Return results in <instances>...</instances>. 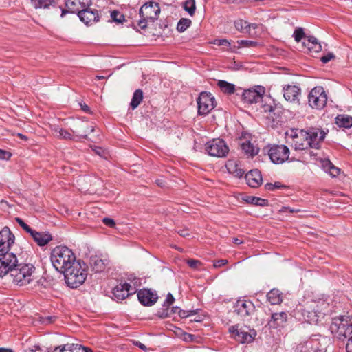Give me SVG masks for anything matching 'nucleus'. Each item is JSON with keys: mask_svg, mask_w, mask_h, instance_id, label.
I'll return each instance as SVG.
<instances>
[{"mask_svg": "<svg viewBox=\"0 0 352 352\" xmlns=\"http://www.w3.org/2000/svg\"><path fill=\"white\" fill-rule=\"evenodd\" d=\"M35 267L32 264H19L16 255L10 254L0 259V277L7 274L12 278V282L19 285L30 283Z\"/></svg>", "mask_w": 352, "mask_h": 352, "instance_id": "f257e3e1", "label": "nucleus"}, {"mask_svg": "<svg viewBox=\"0 0 352 352\" xmlns=\"http://www.w3.org/2000/svg\"><path fill=\"white\" fill-rule=\"evenodd\" d=\"M329 307V303L325 300H312L305 303L302 310V314L307 322L317 323L319 318L328 312Z\"/></svg>", "mask_w": 352, "mask_h": 352, "instance_id": "f03ea898", "label": "nucleus"}, {"mask_svg": "<svg viewBox=\"0 0 352 352\" xmlns=\"http://www.w3.org/2000/svg\"><path fill=\"white\" fill-rule=\"evenodd\" d=\"M50 259L56 271L62 272L76 259L73 252L66 246H57L53 249Z\"/></svg>", "mask_w": 352, "mask_h": 352, "instance_id": "7ed1b4c3", "label": "nucleus"}, {"mask_svg": "<svg viewBox=\"0 0 352 352\" xmlns=\"http://www.w3.org/2000/svg\"><path fill=\"white\" fill-rule=\"evenodd\" d=\"M160 8L157 2L150 1L142 5L139 10L140 19L138 25L142 30L150 23H154L159 17Z\"/></svg>", "mask_w": 352, "mask_h": 352, "instance_id": "20e7f679", "label": "nucleus"}, {"mask_svg": "<svg viewBox=\"0 0 352 352\" xmlns=\"http://www.w3.org/2000/svg\"><path fill=\"white\" fill-rule=\"evenodd\" d=\"M63 273L65 276L66 283L72 288H76L82 285L87 277L85 269L82 267L80 261H75Z\"/></svg>", "mask_w": 352, "mask_h": 352, "instance_id": "39448f33", "label": "nucleus"}, {"mask_svg": "<svg viewBox=\"0 0 352 352\" xmlns=\"http://www.w3.org/2000/svg\"><path fill=\"white\" fill-rule=\"evenodd\" d=\"M287 142L295 150H305L310 148L307 137V131L305 130H292L290 133H287Z\"/></svg>", "mask_w": 352, "mask_h": 352, "instance_id": "423d86ee", "label": "nucleus"}, {"mask_svg": "<svg viewBox=\"0 0 352 352\" xmlns=\"http://www.w3.org/2000/svg\"><path fill=\"white\" fill-rule=\"evenodd\" d=\"M206 151L211 156L224 157L228 153L229 148L224 140L213 139L206 144Z\"/></svg>", "mask_w": 352, "mask_h": 352, "instance_id": "0eeeda50", "label": "nucleus"}, {"mask_svg": "<svg viewBox=\"0 0 352 352\" xmlns=\"http://www.w3.org/2000/svg\"><path fill=\"white\" fill-rule=\"evenodd\" d=\"M268 155L273 163L283 164L289 160V149L283 144H273L268 149Z\"/></svg>", "mask_w": 352, "mask_h": 352, "instance_id": "6e6552de", "label": "nucleus"}, {"mask_svg": "<svg viewBox=\"0 0 352 352\" xmlns=\"http://www.w3.org/2000/svg\"><path fill=\"white\" fill-rule=\"evenodd\" d=\"M14 235L9 228L5 227L0 231V259L7 254H14L10 250L14 243Z\"/></svg>", "mask_w": 352, "mask_h": 352, "instance_id": "1a4fd4ad", "label": "nucleus"}, {"mask_svg": "<svg viewBox=\"0 0 352 352\" xmlns=\"http://www.w3.org/2000/svg\"><path fill=\"white\" fill-rule=\"evenodd\" d=\"M327 101V96L322 87L313 88L308 96V102L312 108L322 109Z\"/></svg>", "mask_w": 352, "mask_h": 352, "instance_id": "9d476101", "label": "nucleus"}, {"mask_svg": "<svg viewBox=\"0 0 352 352\" xmlns=\"http://www.w3.org/2000/svg\"><path fill=\"white\" fill-rule=\"evenodd\" d=\"M215 98L210 93L201 92L197 100L199 115H207L215 107Z\"/></svg>", "mask_w": 352, "mask_h": 352, "instance_id": "9b49d317", "label": "nucleus"}, {"mask_svg": "<svg viewBox=\"0 0 352 352\" xmlns=\"http://www.w3.org/2000/svg\"><path fill=\"white\" fill-rule=\"evenodd\" d=\"M66 10H62L61 16H63L67 12L77 13L81 10L89 8L91 4V0H65Z\"/></svg>", "mask_w": 352, "mask_h": 352, "instance_id": "f8f14e48", "label": "nucleus"}, {"mask_svg": "<svg viewBox=\"0 0 352 352\" xmlns=\"http://www.w3.org/2000/svg\"><path fill=\"white\" fill-rule=\"evenodd\" d=\"M234 312L243 318L252 315L255 310L252 302L246 300H238L234 307Z\"/></svg>", "mask_w": 352, "mask_h": 352, "instance_id": "ddd939ff", "label": "nucleus"}, {"mask_svg": "<svg viewBox=\"0 0 352 352\" xmlns=\"http://www.w3.org/2000/svg\"><path fill=\"white\" fill-rule=\"evenodd\" d=\"M326 133L318 128H311L307 131V137L310 148H319L320 143L324 140Z\"/></svg>", "mask_w": 352, "mask_h": 352, "instance_id": "4468645a", "label": "nucleus"}, {"mask_svg": "<svg viewBox=\"0 0 352 352\" xmlns=\"http://www.w3.org/2000/svg\"><path fill=\"white\" fill-rule=\"evenodd\" d=\"M352 329V316H340L332 320L331 330H349Z\"/></svg>", "mask_w": 352, "mask_h": 352, "instance_id": "2eb2a0df", "label": "nucleus"}, {"mask_svg": "<svg viewBox=\"0 0 352 352\" xmlns=\"http://www.w3.org/2000/svg\"><path fill=\"white\" fill-rule=\"evenodd\" d=\"M138 298L141 304L146 306L153 305L157 300V294L148 289H140L138 293Z\"/></svg>", "mask_w": 352, "mask_h": 352, "instance_id": "dca6fc26", "label": "nucleus"}, {"mask_svg": "<svg viewBox=\"0 0 352 352\" xmlns=\"http://www.w3.org/2000/svg\"><path fill=\"white\" fill-rule=\"evenodd\" d=\"M265 91L263 88L259 87L258 89H247L243 93V100L248 104L257 103L263 98Z\"/></svg>", "mask_w": 352, "mask_h": 352, "instance_id": "f3484780", "label": "nucleus"}, {"mask_svg": "<svg viewBox=\"0 0 352 352\" xmlns=\"http://www.w3.org/2000/svg\"><path fill=\"white\" fill-rule=\"evenodd\" d=\"M135 292V288H133L130 284L126 283L119 284L113 289V294L114 296L119 300H124L130 294H132Z\"/></svg>", "mask_w": 352, "mask_h": 352, "instance_id": "a211bd4d", "label": "nucleus"}, {"mask_svg": "<svg viewBox=\"0 0 352 352\" xmlns=\"http://www.w3.org/2000/svg\"><path fill=\"white\" fill-rule=\"evenodd\" d=\"M283 96L287 101L295 102L299 101L301 89L299 87L287 85L283 87Z\"/></svg>", "mask_w": 352, "mask_h": 352, "instance_id": "6ab92c4d", "label": "nucleus"}, {"mask_svg": "<svg viewBox=\"0 0 352 352\" xmlns=\"http://www.w3.org/2000/svg\"><path fill=\"white\" fill-rule=\"evenodd\" d=\"M81 21L86 25H91L99 21V14L97 10H91L89 8H85L78 14Z\"/></svg>", "mask_w": 352, "mask_h": 352, "instance_id": "aec40b11", "label": "nucleus"}, {"mask_svg": "<svg viewBox=\"0 0 352 352\" xmlns=\"http://www.w3.org/2000/svg\"><path fill=\"white\" fill-rule=\"evenodd\" d=\"M230 337L241 344L251 343L256 336V331H229Z\"/></svg>", "mask_w": 352, "mask_h": 352, "instance_id": "412c9836", "label": "nucleus"}, {"mask_svg": "<svg viewBox=\"0 0 352 352\" xmlns=\"http://www.w3.org/2000/svg\"><path fill=\"white\" fill-rule=\"evenodd\" d=\"M287 314L285 312L274 313L268 322L270 328H284L287 323Z\"/></svg>", "mask_w": 352, "mask_h": 352, "instance_id": "4be33fe9", "label": "nucleus"}, {"mask_svg": "<svg viewBox=\"0 0 352 352\" xmlns=\"http://www.w3.org/2000/svg\"><path fill=\"white\" fill-rule=\"evenodd\" d=\"M245 180L248 185L252 188H257L262 183V175L261 172L257 170H252L245 175Z\"/></svg>", "mask_w": 352, "mask_h": 352, "instance_id": "5701e85b", "label": "nucleus"}, {"mask_svg": "<svg viewBox=\"0 0 352 352\" xmlns=\"http://www.w3.org/2000/svg\"><path fill=\"white\" fill-rule=\"evenodd\" d=\"M30 236L39 246H44L53 239L52 236L48 232H37L34 230Z\"/></svg>", "mask_w": 352, "mask_h": 352, "instance_id": "b1692460", "label": "nucleus"}, {"mask_svg": "<svg viewBox=\"0 0 352 352\" xmlns=\"http://www.w3.org/2000/svg\"><path fill=\"white\" fill-rule=\"evenodd\" d=\"M107 259H102L99 256H95L90 259V266L95 272H100L103 271L106 265L108 264Z\"/></svg>", "mask_w": 352, "mask_h": 352, "instance_id": "393cba45", "label": "nucleus"}, {"mask_svg": "<svg viewBox=\"0 0 352 352\" xmlns=\"http://www.w3.org/2000/svg\"><path fill=\"white\" fill-rule=\"evenodd\" d=\"M321 166L324 170L329 173L333 177H335L340 174V170L336 167L328 159L322 160L321 161Z\"/></svg>", "mask_w": 352, "mask_h": 352, "instance_id": "a878e982", "label": "nucleus"}, {"mask_svg": "<svg viewBox=\"0 0 352 352\" xmlns=\"http://www.w3.org/2000/svg\"><path fill=\"white\" fill-rule=\"evenodd\" d=\"M303 45L311 52H319L322 50L320 43L314 36H309L307 40L303 42Z\"/></svg>", "mask_w": 352, "mask_h": 352, "instance_id": "bb28decb", "label": "nucleus"}, {"mask_svg": "<svg viewBox=\"0 0 352 352\" xmlns=\"http://www.w3.org/2000/svg\"><path fill=\"white\" fill-rule=\"evenodd\" d=\"M31 2L36 9H49L51 7L56 8L57 6L56 0H31Z\"/></svg>", "mask_w": 352, "mask_h": 352, "instance_id": "cd10ccee", "label": "nucleus"}, {"mask_svg": "<svg viewBox=\"0 0 352 352\" xmlns=\"http://www.w3.org/2000/svg\"><path fill=\"white\" fill-rule=\"evenodd\" d=\"M267 298L272 305H278L283 301V294L277 289H272L267 294Z\"/></svg>", "mask_w": 352, "mask_h": 352, "instance_id": "c85d7f7f", "label": "nucleus"}, {"mask_svg": "<svg viewBox=\"0 0 352 352\" xmlns=\"http://www.w3.org/2000/svg\"><path fill=\"white\" fill-rule=\"evenodd\" d=\"M174 333L176 337L182 339L185 342L196 343L201 342V338L199 336L188 333L186 331H174Z\"/></svg>", "mask_w": 352, "mask_h": 352, "instance_id": "c756f323", "label": "nucleus"}, {"mask_svg": "<svg viewBox=\"0 0 352 352\" xmlns=\"http://www.w3.org/2000/svg\"><path fill=\"white\" fill-rule=\"evenodd\" d=\"M336 124L340 128L349 129L352 126V117L347 115H338L336 118Z\"/></svg>", "mask_w": 352, "mask_h": 352, "instance_id": "7c9ffc66", "label": "nucleus"}, {"mask_svg": "<svg viewBox=\"0 0 352 352\" xmlns=\"http://www.w3.org/2000/svg\"><path fill=\"white\" fill-rule=\"evenodd\" d=\"M52 131L54 136L60 139L72 140L73 136L68 131L65 130L58 126H53Z\"/></svg>", "mask_w": 352, "mask_h": 352, "instance_id": "2f4dec72", "label": "nucleus"}, {"mask_svg": "<svg viewBox=\"0 0 352 352\" xmlns=\"http://www.w3.org/2000/svg\"><path fill=\"white\" fill-rule=\"evenodd\" d=\"M94 131V127L93 126H88L87 123L80 122L78 126V129L72 131L73 133H78L79 136L87 139V133L93 132Z\"/></svg>", "mask_w": 352, "mask_h": 352, "instance_id": "473e14b6", "label": "nucleus"}, {"mask_svg": "<svg viewBox=\"0 0 352 352\" xmlns=\"http://www.w3.org/2000/svg\"><path fill=\"white\" fill-rule=\"evenodd\" d=\"M242 151L248 156L254 157L258 153V148L255 147L250 141H245L241 144Z\"/></svg>", "mask_w": 352, "mask_h": 352, "instance_id": "72a5a7b5", "label": "nucleus"}, {"mask_svg": "<svg viewBox=\"0 0 352 352\" xmlns=\"http://www.w3.org/2000/svg\"><path fill=\"white\" fill-rule=\"evenodd\" d=\"M243 200L250 204L259 206H266L268 205V201L265 199L256 197L254 196H245Z\"/></svg>", "mask_w": 352, "mask_h": 352, "instance_id": "f704fd0d", "label": "nucleus"}, {"mask_svg": "<svg viewBox=\"0 0 352 352\" xmlns=\"http://www.w3.org/2000/svg\"><path fill=\"white\" fill-rule=\"evenodd\" d=\"M228 170L232 173L235 177H241L244 174V171L238 167L237 164L235 162L230 161L226 165Z\"/></svg>", "mask_w": 352, "mask_h": 352, "instance_id": "c9c22d12", "label": "nucleus"}, {"mask_svg": "<svg viewBox=\"0 0 352 352\" xmlns=\"http://www.w3.org/2000/svg\"><path fill=\"white\" fill-rule=\"evenodd\" d=\"M143 99V92L141 89H137L133 93V96L130 103V105L133 109L137 108L141 103Z\"/></svg>", "mask_w": 352, "mask_h": 352, "instance_id": "e433bc0d", "label": "nucleus"}, {"mask_svg": "<svg viewBox=\"0 0 352 352\" xmlns=\"http://www.w3.org/2000/svg\"><path fill=\"white\" fill-rule=\"evenodd\" d=\"M218 86L222 91L227 94H232L235 91V86L234 84L230 83L226 80H219L217 82Z\"/></svg>", "mask_w": 352, "mask_h": 352, "instance_id": "4c0bfd02", "label": "nucleus"}, {"mask_svg": "<svg viewBox=\"0 0 352 352\" xmlns=\"http://www.w3.org/2000/svg\"><path fill=\"white\" fill-rule=\"evenodd\" d=\"M67 348L70 349L72 352H78V351L81 352H93L91 348L82 346L79 344L67 343Z\"/></svg>", "mask_w": 352, "mask_h": 352, "instance_id": "58836bf2", "label": "nucleus"}, {"mask_svg": "<svg viewBox=\"0 0 352 352\" xmlns=\"http://www.w3.org/2000/svg\"><path fill=\"white\" fill-rule=\"evenodd\" d=\"M234 26L236 30L241 32H248L250 28L251 25L245 21L239 19L234 22Z\"/></svg>", "mask_w": 352, "mask_h": 352, "instance_id": "ea45409f", "label": "nucleus"}, {"mask_svg": "<svg viewBox=\"0 0 352 352\" xmlns=\"http://www.w3.org/2000/svg\"><path fill=\"white\" fill-rule=\"evenodd\" d=\"M173 312L178 313L179 316L182 318H191L195 316L194 310H190V311L182 310L178 307H173Z\"/></svg>", "mask_w": 352, "mask_h": 352, "instance_id": "a19ab883", "label": "nucleus"}, {"mask_svg": "<svg viewBox=\"0 0 352 352\" xmlns=\"http://www.w3.org/2000/svg\"><path fill=\"white\" fill-rule=\"evenodd\" d=\"M191 24V21L188 19H182L177 23V30L180 32H184Z\"/></svg>", "mask_w": 352, "mask_h": 352, "instance_id": "79ce46f5", "label": "nucleus"}, {"mask_svg": "<svg viewBox=\"0 0 352 352\" xmlns=\"http://www.w3.org/2000/svg\"><path fill=\"white\" fill-rule=\"evenodd\" d=\"M195 8V0H187L185 1L184 8L189 13L190 15L192 16L194 14Z\"/></svg>", "mask_w": 352, "mask_h": 352, "instance_id": "37998d69", "label": "nucleus"}, {"mask_svg": "<svg viewBox=\"0 0 352 352\" xmlns=\"http://www.w3.org/2000/svg\"><path fill=\"white\" fill-rule=\"evenodd\" d=\"M265 188L267 190H274V189L286 188L287 186L280 182H275L274 184L267 183L265 185Z\"/></svg>", "mask_w": 352, "mask_h": 352, "instance_id": "c03bdc74", "label": "nucleus"}, {"mask_svg": "<svg viewBox=\"0 0 352 352\" xmlns=\"http://www.w3.org/2000/svg\"><path fill=\"white\" fill-rule=\"evenodd\" d=\"M15 221L19 223V225L28 234H32L34 231L28 224H26L23 219L19 217H16Z\"/></svg>", "mask_w": 352, "mask_h": 352, "instance_id": "a18cd8bd", "label": "nucleus"}, {"mask_svg": "<svg viewBox=\"0 0 352 352\" xmlns=\"http://www.w3.org/2000/svg\"><path fill=\"white\" fill-rule=\"evenodd\" d=\"M294 36L296 42H300L302 38L305 37V34L304 32L303 28H296L294 32Z\"/></svg>", "mask_w": 352, "mask_h": 352, "instance_id": "49530a36", "label": "nucleus"}, {"mask_svg": "<svg viewBox=\"0 0 352 352\" xmlns=\"http://www.w3.org/2000/svg\"><path fill=\"white\" fill-rule=\"evenodd\" d=\"M111 17L112 18L113 21L118 23H122V21L124 20V15L116 10H113V12H111Z\"/></svg>", "mask_w": 352, "mask_h": 352, "instance_id": "de8ad7c7", "label": "nucleus"}, {"mask_svg": "<svg viewBox=\"0 0 352 352\" xmlns=\"http://www.w3.org/2000/svg\"><path fill=\"white\" fill-rule=\"evenodd\" d=\"M237 43L239 46L247 47H256L258 43L253 41L248 40H240L237 41Z\"/></svg>", "mask_w": 352, "mask_h": 352, "instance_id": "09e8293b", "label": "nucleus"}, {"mask_svg": "<svg viewBox=\"0 0 352 352\" xmlns=\"http://www.w3.org/2000/svg\"><path fill=\"white\" fill-rule=\"evenodd\" d=\"M187 264L189 265L190 267L194 270H197L200 267L201 265V263L199 260L195 259H188L186 261Z\"/></svg>", "mask_w": 352, "mask_h": 352, "instance_id": "8fccbe9b", "label": "nucleus"}, {"mask_svg": "<svg viewBox=\"0 0 352 352\" xmlns=\"http://www.w3.org/2000/svg\"><path fill=\"white\" fill-rule=\"evenodd\" d=\"M175 301V298L170 293L167 294L166 300L164 303V307H166L167 308L171 305Z\"/></svg>", "mask_w": 352, "mask_h": 352, "instance_id": "3c124183", "label": "nucleus"}, {"mask_svg": "<svg viewBox=\"0 0 352 352\" xmlns=\"http://www.w3.org/2000/svg\"><path fill=\"white\" fill-rule=\"evenodd\" d=\"M102 222L104 224H105L107 226H109L110 228H114L116 226V222L113 219L111 218H104L102 219Z\"/></svg>", "mask_w": 352, "mask_h": 352, "instance_id": "603ef678", "label": "nucleus"}, {"mask_svg": "<svg viewBox=\"0 0 352 352\" xmlns=\"http://www.w3.org/2000/svg\"><path fill=\"white\" fill-rule=\"evenodd\" d=\"M333 58H335V56L333 53H328L327 55L322 56L320 60L322 63H327Z\"/></svg>", "mask_w": 352, "mask_h": 352, "instance_id": "864d4df0", "label": "nucleus"}, {"mask_svg": "<svg viewBox=\"0 0 352 352\" xmlns=\"http://www.w3.org/2000/svg\"><path fill=\"white\" fill-rule=\"evenodd\" d=\"M10 157V153L5 150L0 149V160H8Z\"/></svg>", "mask_w": 352, "mask_h": 352, "instance_id": "5fc2aeb1", "label": "nucleus"}, {"mask_svg": "<svg viewBox=\"0 0 352 352\" xmlns=\"http://www.w3.org/2000/svg\"><path fill=\"white\" fill-rule=\"evenodd\" d=\"M214 44H217L219 46H221V45L230 46V42L226 39L215 40Z\"/></svg>", "mask_w": 352, "mask_h": 352, "instance_id": "6e6d98bb", "label": "nucleus"}, {"mask_svg": "<svg viewBox=\"0 0 352 352\" xmlns=\"http://www.w3.org/2000/svg\"><path fill=\"white\" fill-rule=\"evenodd\" d=\"M227 263H228V260L220 259V260L217 261L214 263V267H220L221 266H223V265H226Z\"/></svg>", "mask_w": 352, "mask_h": 352, "instance_id": "4d7b16f0", "label": "nucleus"}, {"mask_svg": "<svg viewBox=\"0 0 352 352\" xmlns=\"http://www.w3.org/2000/svg\"><path fill=\"white\" fill-rule=\"evenodd\" d=\"M282 212H290V213H294V212H299L300 211V209H295V208H291L289 207H283L281 209Z\"/></svg>", "mask_w": 352, "mask_h": 352, "instance_id": "13d9d810", "label": "nucleus"}, {"mask_svg": "<svg viewBox=\"0 0 352 352\" xmlns=\"http://www.w3.org/2000/svg\"><path fill=\"white\" fill-rule=\"evenodd\" d=\"M278 109L275 107H272L271 105H266L265 107H264V111L265 112H270V113H274V114H276L275 113V111H276Z\"/></svg>", "mask_w": 352, "mask_h": 352, "instance_id": "bf43d9fd", "label": "nucleus"}, {"mask_svg": "<svg viewBox=\"0 0 352 352\" xmlns=\"http://www.w3.org/2000/svg\"><path fill=\"white\" fill-rule=\"evenodd\" d=\"M347 352H352V336L349 338L346 345Z\"/></svg>", "mask_w": 352, "mask_h": 352, "instance_id": "052dcab7", "label": "nucleus"}, {"mask_svg": "<svg viewBox=\"0 0 352 352\" xmlns=\"http://www.w3.org/2000/svg\"><path fill=\"white\" fill-rule=\"evenodd\" d=\"M178 234L184 237L189 236H190L188 230L187 229H182L178 231Z\"/></svg>", "mask_w": 352, "mask_h": 352, "instance_id": "680f3d73", "label": "nucleus"}, {"mask_svg": "<svg viewBox=\"0 0 352 352\" xmlns=\"http://www.w3.org/2000/svg\"><path fill=\"white\" fill-rule=\"evenodd\" d=\"M23 352H43V351L38 346H34L32 349H26Z\"/></svg>", "mask_w": 352, "mask_h": 352, "instance_id": "e2e57ef3", "label": "nucleus"}, {"mask_svg": "<svg viewBox=\"0 0 352 352\" xmlns=\"http://www.w3.org/2000/svg\"><path fill=\"white\" fill-rule=\"evenodd\" d=\"M40 321L41 323H43V324H50L52 322V318L51 317L41 318Z\"/></svg>", "mask_w": 352, "mask_h": 352, "instance_id": "0e129e2a", "label": "nucleus"}, {"mask_svg": "<svg viewBox=\"0 0 352 352\" xmlns=\"http://www.w3.org/2000/svg\"><path fill=\"white\" fill-rule=\"evenodd\" d=\"M133 343H134L136 346H139V347H140V349H146L145 345H144V344H143L142 343L140 342H133Z\"/></svg>", "mask_w": 352, "mask_h": 352, "instance_id": "69168bd1", "label": "nucleus"}, {"mask_svg": "<svg viewBox=\"0 0 352 352\" xmlns=\"http://www.w3.org/2000/svg\"><path fill=\"white\" fill-rule=\"evenodd\" d=\"M95 151L96 153L100 156H102V153H104V151L101 148H97Z\"/></svg>", "mask_w": 352, "mask_h": 352, "instance_id": "338daca9", "label": "nucleus"}, {"mask_svg": "<svg viewBox=\"0 0 352 352\" xmlns=\"http://www.w3.org/2000/svg\"><path fill=\"white\" fill-rule=\"evenodd\" d=\"M0 352H12V350L8 348L1 347Z\"/></svg>", "mask_w": 352, "mask_h": 352, "instance_id": "774afa93", "label": "nucleus"}]
</instances>
